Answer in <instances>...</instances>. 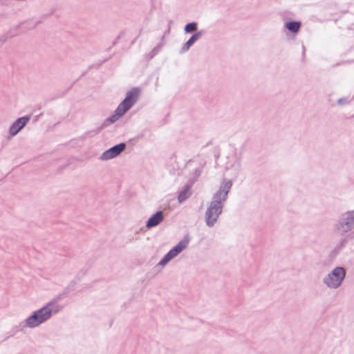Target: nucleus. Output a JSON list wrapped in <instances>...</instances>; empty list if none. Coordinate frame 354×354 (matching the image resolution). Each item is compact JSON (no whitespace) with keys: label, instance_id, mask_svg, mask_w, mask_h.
Wrapping results in <instances>:
<instances>
[{"label":"nucleus","instance_id":"4468645a","mask_svg":"<svg viewBox=\"0 0 354 354\" xmlns=\"http://www.w3.org/2000/svg\"><path fill=\"white\" fill-rule=\"evenodd\" d=\"M120 117H121V115H119L118 111H115V113L113 115H111V117H109V118H107L105 122L106 123H113L114 122L118 120Z\"/></svg>","mask_w":354,"mask_h":354},{"label":"nucleus","instance_id":"dca6fc26","mask_svg":"<svg viewBox=\"0 0 354 354\" xmlns=\"http://www.w3.org/2000/svg\"><path fill=\"white\" fill-rule=\"evenodd\" d=\"M342 102H343V100H338V103H339V104H342Z\"/></svg>","mask_w":354,"mask_h":354},{"label":"nucleus","instance_id":"f03ea898","mask_svg":"<svg viewBox=\"0 0 354 354\" xmlns=\"http://www.w3.org/2000/svg\"><path fill=\"white\" fill-rule=\"evenodd\" d=\"M60 307L54 301L48 303L38 310L35 311L24 322L25 327L35 328L50 319L53 313H56Z\"/></svg>","mask_w":354,"mask_h":354},{"label":"nucleus","instance_id":"2eb2a0df","mask_svg":"<svg viewBox=\"0 0 354 354\" xmlns=\"http://www.w3.org/2000/svg\"><path fill=\"white\" fill-rule=\"evenodd\" d=\"M342 102H343V100H338V103H339V104H342Z\"/></svg>","mask_w":354,"mask_h":354},{"label":"nucleus","instance_id":"20e7f679","mask_svg":"<svg viewBox=\"0 0 354 354\" xmlns=\"http://www.w3.org/2000/svg\"><path fill=\"white\" fill-rule=\"evenodd\" d=\"M189 241L190 238L188 236H185L175 247L165 255L162 259L159 262L158 265L162 267L167 265L170 261L176 257L187 248Z\"/></svg>","mask_w":354,"mask_h":354},{"label":"nucleus","instance_id":"f8f14e48","mask_svg":"<svg viewBox=\"0 0 354 354\" xmlns=\"http://www.w3.org/2000/svg\"><path fill=\"white\" fill-rule=\"evenodd\" d=\"M300 22H287L286 27L291 32H296L299 30L300 27Z\"/></svg>","mask_w":354,"mask_h":354},{"label":"nucleus","instance_id":"39448f33","mask_svg":"<svg viewBox=\"0 0 354 354\" xmlns=\"http://www.w3.org/2000/svg\"><path fill=\"white\" fill-rule=\"evenodd\" d=\"M139 89L134 88L127 93L124 100L119 104L115 111H118L119 115H123L135 102L139 96Z\"/></svg>","mask_w":354,"mask_h":354},{"label":"nucleus","instance_id":"423d86ee","mask_svg":"<svg viewBox=\"0 0 354 354\" xmlns=\"http://www.w3.org/2000/svg\"><path fill=\"white\" fill-rule=\"evenodd\" d=\"M354 227V211L347 212L342 214L341 219L337 224V229L346 232Z\"/></svg>","mask_w":354,"mask_h":354},{"label":"nucleus","instance_id":"0eeeda50","mask_svg":"<svg viewBox=\"0 0 354 354\" xmlns=\"http://www.w3.org/2000/svg\"><path fill=\"white\" fill-rule=\"evenodd\" d=\"M30 120L28 116H24L17 119L9 127L8 133L10 137L16 136Z\"/></svg>","mask_w":354,"mask_h":354},{"label":"nucleus","instance_id":"9d476101","mask_svg":"<svg viewBox=\"0 0 354 354\" xmlns=\"http://www.w3.org/2000/svg\"><path fill=\"white\" fill-rule=\"evenodd\" d=\"M201 32H198L197 33L194 34L184 45L183 50H187L189 49V48L196 41H197L200 37L201 36Z\"/></svg>","mask_w":354,"mask_h":354},{"label":"nucleus","instance_id":"ddd939ff","mask_svg":"<svg viewBox=\"0 0 354 354\" xmlns=\"http://www.w3.org/2000/svg\"><path fill=\"white\" fill-rule=\"evenodd\" d=\"M197 28V24L194 22L187 24L185 27V32H191L195 31Z\"/></svg>","mask_w":354,"mask_h":354},{"label":"nucleus","instance_id":"1a4fd4ad","mask_svg":"<svg viewBox=\"0 0 354 354\" xmlns=\"http://www.w3.org/2000/svg\"><path fill=\"white\" fill-rule=\"evenodd\" d=\"M164 219L163 213L162 211H158L153 216H151L146 223L147 228H151L160 224Z\"/></svg>","mask_w":354,"mask_h":354},{"label":"nucleus","instance_id":"7ed1b4c3","mask_svg":"<svg viewBox=\"0 0 354 354\" xmlns=\"http://www.w3.org/2000/svg\"><path fill=\"white\" fill-rule=\"evenodd\" d=\"M346 277V270L342 266H336L330 270L323 278L324 285L330 290L339 288Z\"/></svg>","mask_w":354,"mask_h":354},{"label":"nucleus","instance_id":"f257e3e1","mask_svg":"<svg viewBox=\"0 0 354 354\" xmlns=\"http://www.w3.org/2000/svg\"><path fill=\"white\" fill-rule=\"evenodd\" d=\"M232 185V183L230 180L224 179L221 183L219 189L214 195L205 212V221L209 227L213 226L221 214L222 212L221 203L225 201Z\"/></svg>","mask_w":354,"mask_h":354},{"label":"nucleus","instance_id":"6e6552de","mask_svg":"<svg viewBox=\"0 0 354 354\" xmlns=\"http://www.w3.org/2000/svg\"><path fill=\"white\" fill-rule=\"evenodd\" d=\"M126 148L124 143H120L107 150H106L100 156V160H108L117 157Z\"/></svg>","mask_w":354,"mask_h":354},{"label":"nucleus","instance_id":"9b49d317","mask_svg":"<svg viewBox=\"0 0 354 354\" xmlns=\"http://www.w3.org/2000/svg\"><path fill=\"white\" fill-rule=\"evenodd\" d=\"M191 194L190 190L189 187H186L184 190L180 192L178 197V203H181L184 202L187 198L189 197Z\"/></svg>","mask_w":354,"mask_h":354}]
</instances>
